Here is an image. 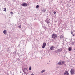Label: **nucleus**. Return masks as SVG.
<instances>
[{
    "mask_svg": "<svg viewBox=\"0 0 75 75\" xmlns=\"http://www.w3.org/2000/svg\"><path fill=\"white\" fill-rule=\"evenodd\" d=\"M52 37L53 39H56L57 38V36L56 34L54 33L52 35Z\"/></svg>",
    "mask_w": 75,
    "mask_h": 75,
    "instance_id": "nucleus-1",
    "label": "nucleus"
},
{
    "mask_svg": "<svg viewBox=\"0 0 75 75\" xmlns=\"http://www.w3.org/2000/svg\"><path fill=\"white\" fill-rule=\"evenodd\" d=\"M71 73V74H74V73H75V71L74 70V69H71L70 71Z\"/></svg>",
    "mask_w": 75,
    "mask_h": 75,
    "instance_id": "nucleus-2",
    "label": "nucleus"
},
{
    "mask_svg": "<svg viewBox=\"0 0 75 75\" xmlns=\"http://www.w3.org/2000/svg\"><path fill=\"white\" fill-rule=\"evenodd\" d=\"M21 5L22 6H23L24 7H26L28 6V5L26 3L22 4Z\"/></svg>",
    "mask_w": 75,
    "mask_h": 75,
    "instance_id": "nucleus-3",
    "label": "nucleus"
},
{
    "mask_svg": "<svg viewBox=\"0 0 75 75\" xmlns=\"http://www.w3.org/2000/svg\"><path fill=\"white\" fill-rule=\"evenodd\" d=\"M45 46H46V43L45 42L43 43L42 47V48H44Z\"/></svg>",
    "mask_w": 75,
    "mask_h": 75,
    "instance_id": "nucleus-4",
    "label": "nucleus"
},
{
    "mask_svg": "<svg viewBox=\"0 0 75 75\" xmlns=\"http://www.w3.org/2000/svg\"><path fill=\"white\" fill-rule=\"evenodd\" d=\"M55 48V47H54V46H52L51 47L50 49L51 50H54V48Z\"/></svg>",
    "mask_w": 75,
    "mask_h": 75,
    "instance_id": "nucleus-5",
    "label": "nucleus"
},
{
    "mask_svg": "<svg viewBox=\"0 0 75 75\" xmlns=\"http://www.w3.org/2000/svg\"><path fill=\"white\" fill-rule=\"evenodd\" d=\"M64 75H69V73L68 72L66 71L64 73Z\"/></svg>",
    "mask_w": 75,
    "mask_h": 75,
    "instance_id": "nucleus-6",
    "label": "nucleus"
},
{
    "mask_svg": "<svg viewBox=\"0 0 75 75\" xmlns=\"http://www.w3.org/2000/svg\"><path fill=\"white\" fill-rule=\"evenodd\" d=\"M7 33V31L6 30H4V31H3V33L4 34L6 35Z\"/></svg>",
    "mask_w": 75,
    "mask_h": 75,
    "instance_id": "nucleus-7",
    "label": "nucleus"
},
{
    "mask_svg": "<svg viewBox=\"0 0 75 75\" xmlns=\"http://www.w3.org/2000/svg\"><path fill=\"white\" fill-rule=\"evenodd\" d=\"M62 49H58L57 50V51H58V52H61V51H62Z\"/></svg>",
    "mask_w": 75,
    "mask_h": 75,
    "instance_id": "nucleus-8",
    "label": "nucleus"
},
{
    "mask_svg": "<svg viewBox=\"0 0 75 75\" xmlns=\"http://www.w3.org/2000/svg\"><path fill=\"white\" fill-rule=\"evenodd\" d=\"M62 65H63L64 64V62L63 61H60Z\"/></svg>",
    "mask_w": 75,
    "mask_h": 75,
    "instance_id": "nucleus-9",
    "label": "nucleus"
},
{
    "mask_svg": "<svg viewBox=\"0 0 75 75\" xmlns=\"http://www.w3.org/2000/svg\"><path fill=\"white\" fill-rule=\"evenodd\" d=\"M58 65H61L62 64L61 62V61H60L58 63Z\"/></svg>",
    "mask_w": 75,
    "mask_h": 75,
    "instance_id": "nucleus-10",
    "label": "nucleus"
},
{
    "mask_svg": "<svg viewBox=\"0 0 75 75\" xmlns=\"http://www.w3.org/2000/svg\"><path fill=\"white\" fill-rule=\"evenodd\" d=\"M28 71V70H27V69L25 68L23 69V71Z\"/></svg>",
    "mask_w": 75,
    "mask_h": 75,
    "instance_id": "nucleus-11",
    "label": "nucleus"
},
{
    "mask_svg": "<svg viewBox=\"0 0 75 75\" xmlns=\"http://www.w3.org/2000/svg\"><path fill=\"white\" fill-rule=\"evenodd\" d=\"M40 6H39V5H37V6H36V8H39V7Z\"/></svg>",
    "mask_w": 75,
    "mask_h": 75,
    "instance_id": "nucleus-12",
    "label": "nucleus"
},
{
    "mask_svg": "<svg viewBox=\"0 0 75 75\" xmlns=\"http://www.w3.org/2000/svg\"><path fill=\"white\" fill-rule=\"evenodd\" d=\"M69 50L70 51H71V47L69 48Z\"/></svg>",
    "mask_w": 75,
    "mask_h": 75,
    "instance_id": "nucleus-13",
    "label": "nucleus"
},
{
    "mask_svg": "<svg viewBox=\"0 0 75 75\" xmlns=\"http://www.w3.org/2000/svg\"><path fill=\"white\" fill-rule=\"evenodd\" d=\"M45 72V70H43L41 71V73H43V72Z\"/></svg>",
    "mask_w": 75,
    "mask_h": 75,
    "instance_id": "nucleus-14",
    "label": "nucleus"
},
{
    "mask_svg": "<svg viewBox=\"0 0 75 75\" xmlns=\"http://www.w3.org/2000/svg\"><path fill=\"white\" fill-rule=\"evenodd\" d=\"M31 67H30L29 68V70H30V71H31Z\"/></svg>",
    "mask_w": 75,
    "mask_h": 75,
    "instance_id": "nucleus-15",
    "label": "nucleus"
},
{
    "mask_svg": "<svg viewBox=\"0 0 75 75\" xmlns=\"http://www.w3.org/2000/svg\"><path fill=\"white\" fill-rule=\"evenodd\" d=\"M4 11H6V8H4Z\"/></svg>",
    "mask_w": 75,
    "mask_h": 75,
    "instance_id": "nucleus-16",
    "label": "nucleus"
},
{
    "mask_svg": "<svg viewBox=\"0 0 75 75\" xmlns=\"http://www.w3.org/2000/svg\"><path fill=\"white\" fill-rule=\"evenodd\" d=\"M71 34H72V35H73V34H74V33L73 32L71 31Z\"/></svg>",
    "mask_w": 75,
    "mask_h": 75,
    "instance_id": "nucleus-17",
    "label": "nucleus"
},
{
    "mask_svg": "<svg viewBox=\"0 0 75 75\" xmlns=\"http://www.w3.org/2000/svg\"><path fill=\"white\" fill-rule=\"evenodd\" d=\"M47 23H50V21H48L47 22Z\"/></svg>",
    "mask_w": 75,
    "mask_h": 75,
    "instance_id": "nucleus-18",
    "label": "nucleus"
},
{
    "mask_svg": "<svg viewBox=\"0 0 75 75\" xmlns=\"http://www.w3.org/2000/svg\"><path fill=\"white\" fill-rule=\"evenodd\" d=\"M54 14H56V12L54 11Z\"/></svg>",
    "mask_w": 75,
    "mask_h": 75,
    "instance_id": "nucleus-19",
    "label": "nucleus"
},
{
    "mask_svg": "<svg viewBox=\"0 0 75 75\" xmlns=\"http://www.w3.org/2000/svg\"><path fill=\"white\" fill-rule=\"evenodd\" d=\"M11 14H13V12H11Z\"/></svg>",
    "mask_w": 75,
    "mask_h": 75,
    "instance_id": "nucleus-20",
    "label": "nucleus"
},
{
    "mask_svg": "<svg viewBox=\"0 0 75 75\" xmlns=\"http://www.w3.org/2000/svg\"><path fill=\"white\" fill-rule=\"evenodd\" d=\"M74 36H75L74 34L73 35V37H74Z\"/></svg>",
    "mask_w": 75,
    "mask_h": 75,
    "instance_id": "nucleus-21",
    "label": "nucleus"
},
{
    "mask_svg": "<svg viewBox=\"0 0 75 75\" xmlns=\"http://www.w3.org/2000/svg\"><path fill=\"white\" fill-rule=\"evenodd\" d=\"M31 75H34V74H31Z\"/></svg>",
    "mask_w": 75,
    "mask_h": 75,
    "instance_id": "nucleus-22",
    "label": "nucleus"
},
{
    "mask_svg": "<svg viewBox=\"0 0 75 75\" xmlns=\"http://www.w3.org/2000/svg\"><path fill=\"white\" fill-rule=\"evenodd\" d=\"M19 28H20V26H19Z\"/></svg>",
    "mask_w": 75,
    "mask_h": 75,
    "instance_id": "nucleus-23",
    "label": "nucleus"
},
{
    "mask_svg": "<svg viewBox=\"0 0 75 75\" xmlns=\"http://www.w3.org/2000/svg\"><path fill=\"white\" fill-rule=\"evenodd\" d=\"M21 73V72H20Z\"/></svg>",
    "mask_w": 75,
    "mask_h": 75,
    "instance_id": "nucleus-24",
    "label": "nucleus"
}]
</instances>
